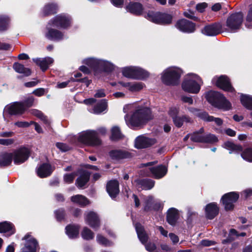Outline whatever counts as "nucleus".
<instances>
[{
	"label": "nucleus",
	"instance_id": "f257e3e1",
	"mask_svg": "<svg viewBox=\"0 0 252 252\" xmlns=\"http://www.w3.org/2000/svg\"><path fill=\"white\" fill-rule=\"evenodd\" d=\"M205 97L207 101L215 108L224 111L229 110L232 108L230 102L222 94L218 91H209L206 93Z\"/></svg>",
	"mask_w": 252,
	"mask_h": 252
},
{
	"label": "nucleus",
	"instance_id": "f03ea898",
	"mask_svg": "<svg viewBox=\"0 0 252 252\" xmlns=\"http://www.w3.org/2000/svg\"><path fill=\"white\" fill-rule=\"evenodd\" d=\"M153 119L151 109L147 107H138L133 113L129 120L132 126H139L146 124Z\"/></svg>",
	"mask_w": 252,
	"mask_h": 252
},
{
	"label": "nucleus",
	"instance_id": "7ed1b4c3",
	"mask_svg": "<svg viewBox=\"0 0 252 252\" xmlns=\"http://www.w3.org/2000/svg\"><path fill=\"white\" fill-rule=\"evenodd\" d=\"M183 74V71L178 67H170L165 69L162 74V82L168 86H178Z\"/></svg>",
	"mask_w": 252,
	"mask_h": 252
},
{
	"label": "nucleus",
	"instance_id": "20e7f679",
	"mask_svg": "<svg viewBox=\"0 0 252 252\" xmlns=\"http://www.w3.org/2000/svg\"><path fill=\"white\" fill-rule=\"evenodd\" d=\"M79 142L88 146L96 147L102 144L97 132L94 130H87L81 133L78 137Z\"/></svg>",
	"mask_w": 252,
	"mask_h": 252
},
{
	"label": "nucleus",
	"instance_id": "39448f33",
	"mask_svg": "<svg viewBox=\"0 0 252 252\" xmlns=\"http://www.w3.org/2000/svg\"><path fill=\"white\" fill-rule=\"evenodd\" d=\"M84 63L95 72L111 73L115 69L114 65L108 61L90 58L84 60Z\"/></svg>",
	"mask_w": 252,
	"mask_h": 252
},
{
	"label": "nucleus",
	"instance_id": "423d86ee",
	"mask_svg": "<svg viewBox=\"0 0 252 252\" xmlns=\"http://www.w3.org/2000/svg\"><path fill=\"white\" fill-rule=\"evenodd\" d=\"M243 21V15L242 12H237L231 14L227 19L226 26L227 30L231 32H235L240 28Z\"/></svg>",
	"mask_w": 252,
	"mask_h": 252
},
{
	"label": "nucleus",
	"instance_id": "0eeeda50",
	"mask_svg": "<svg viewBox=\"0 0 252 252\" xmlns=\"http://www.w3.org/2000/svg\"><path fill=\"white\" fill-rule=\"evenodd\" d=\"M240 197L239 192L231 191L224 194L221 197L220 202L224 206L225 211H232L235 208V203Z\"/></svg>",
	"mask_w": 252,
	"mask_h": 252
},
{
	"label": "nucleus",
	"instance_id": "6e6552de",
	"mask_svg": "<svg viewBox=\"0 0 252 252\" xmlns=\"http://www.w3.org/2000/svg\"><path fill=\"white\" fill-rule=\"evenodd\" d=\"M212 82L218 88L225 92L233 93L235 91L230 79L225 75H221L220 76H216L212 79Z\"/></svg>",
	"mask_w": 252,
	"mask_h": 252
},
{
	"label": "nucleus",
	"instance_id": "1a4fd4ad",
	"mask_svg": "<svg viewBox=\"0 0 252 252\" xmlns=\"http://www.w3.org/2000/svg\"><path fill=\"white\" fill-rule=\"evenodd\" d=\"M147 18L153 23L161 25L170 24L172 20V16L170 14L152 11L148 12Z\"/></svg>",
	"mask_w": 252,
	"mask_h": 252
},
{
	"label": "nucleus",
	"instance_id": "9d476101",
	"mask_svg": "<svg viewBox=\"0 0 252 252\" xmlns=\"http://www.w3.org/2000/svg\"><path fill=\"white\" fill-rule=\"evenodd\" d=\"M49 22L50 24H52L53 27L62 29L68 28L72 24L71 17L65 14L58 15L51 19Z\"/></svg>",
	"mask_w": 252,
	"mask_h": 252
},
{
	"label": "nucleus",
	"instance_id": "9b49d317",
	"mask_svg": "<svg viewBox=\"0 0 252 252\" xmlns=\"http://www.w3.org/2000/svg\"><path fill=\"white\" fill-rule=\"evenodd\" d=\"M52 24L48 23L44 32V35L45 38L53 41H60L64 39V33L58 30L53 28Z\"/></svg>",
	"mask_w": 252,
	"mask_h": 252
},
{
	"label": "nucleus",
	"instance_id": "f8f14e48",
	"mask_svg": "<svg viewBox=\"0 0 252 252\" xmlns=\"http://www.w3.org/2000/svg\"><path fill=\"white\" fill-rule=\"evenodd\" d=\"M14 163L16 165L21 164L28 160L30 156V151L28 148L22 147L15 150L13 153Z\"/></svg>",
	"mask_w": 252,
	"mask_h": 252
},
{
	"label": "nucleus",
	"instance_id": "ddd939ff",
	"mask_svg": "<svg viewBox=\"0 0 252 252\" xmlns=\"http://www.w3.org/2000/svg\"><path fill=\"white\" fill-rule=\"evenodd\" d=\"M108 155L112 160H120L125 159H130L133 157V154L127 151L122 149L110 150Z\"/></svg>",
	"mask_w": 252,
	"mask_h": 252
},
{
	"label": "nucleus",
	"instance_id": "4468645a",
	"mask_svg": "<svg viewBox=\"0 0 252 252\" xmlns=\"http://www.w3.org/2000/svg\"><path fill=\"white\" fill-rule=\"evenodd\" d=\"M182 88L185 92L192 94H197L201 88L196 81L190 79H185L182 83Z\"/></svg>",
	"mask_w": 252,
	"mask_h": 252
},
{
	"label": "nucleus",
	"instance_id": "2eb2a0df",
	"mask_svg": "<svg viewBox=\"0 0 252 252\" xmlns=\"http://www.w3.org/2000/svg\"><path fill=\"white\" fill-rule=\"evenodd\" d=\"M157 143L155 138H149L144 136H139L135 140V147L137 149L147 148Z\"/></svg>",
	"mask_w": 252,
	"mask_h": 252
},
{
	"label": "nucleus",
	"instance_id": "dca6fc26",
	"mask_svg": "<svg viewBox=\"0 0 252 252\" xmlns=\"http://www.w3.org/2000/svg\"><path fill=\"white\" fill-rule=\"evenodd\" d=\"M26 110L24 105L21 102H16L10 106H6L4 108L3 115L7 113L10 116L23 114Z\"/></svg>",
	"mask_w": 252,
	"mask_h": 252
},
{
	"label": "nucleus",
	"instance_id": "f3484780",
	"mask_svg": "<svg viewBox=\"0 0 252 252\" xmlns=\"http://www.w3.org/2000/svg\"><path fill=\"white\" fill-rule=\"evenodd\" d=\"M175 27L180 31L186 33H192L195 30V24L186 19H181L178 21Z\"/></svg>",
	"mask_w": 252,
	"mask_h": 252
},
{
	"label": "nucleus",
	"instance_id": "a211bd4d",
	"mask_svg": "<svg viewBox=\"0 0 252 252\" xmlns=\"http://www.w3.org/2000/svg\"><path fill=\"white\" fill-rule=\"evenodd\" d=\"M55 166L49 163H43L36 169L37 175L40 178H45L50 176L55 170Z\"/></svg>",
	"mask_w": 252,
	"mask_h": 252
},
{
	"label": "nucleus",
	"instance_id": "6ab92c4d",
	"mask_svg": "<svg viewBox=\"0 0 252 252\" xmlns=\"http://www.w3.org/2000/svg\"><path fill=\"white\" fill-rule=\"evenodd\" d=\"M106 190L112 199H115L120 192L119 183L117 180L109 181L106 186Z\"/></svg>",
	"mask_w": 252,
	"mask_h": 252
},
{
	"label": "nucleus",
	"instance_id": "aec40b11",
	"mask_svg": "<svg viewBox=\"0 0 252 252\" xmlns=\"http://www.w3.org/2000/svg\"><path fill=\"white\" fill-rule=\"evenodd\" d=\"M78 172L79 176L76 180L75 185L78 188L82 189L90 181L91 172L83 169H79Z\"/></svg>",
	"mask_w": 252,
	"mask_h": 252
},
{
	"label": "nucleus",
	"instance_id": "412c9836",
	"mask_svg": "<svg viewBox=\"0 0 252 252\" xmlns=\"http://www.w3.org/2000/svg\"><path fill=\"white\" fill-rule=\"evenodd\" d=\"M221 25L219 23H215L205 26L202 30V32L207 36H216L221 32Z\"/></svg>",
	"mask_w": 252,
	"mask_h": 252
},
{
	"label": "nucleus",
	"instance_id": "4be33fe9",
	"mask_svg": "<svg viewBox=\"0 0 252 252\" xmlns=\"http://www.w3.org/2000/svg\"><path fill=\"white\" fill-rule=\"evenodd\" d=\"M219 211L220 208L216 202L209 203L205 207V217L208 220H212L219 215Z\"/></svg>",
	"mask_w": 252,
	"mask_h": 252
},
{
	"label": "nucleus",
	"instance_id": "5701e85b",
	"mask_svg": "<svg viewBox=\"0 0 252 252\" xmlns=\"http://www.w3.org/2000/svg\"><path fill=\"white\" fill-rule=\"evenodd\" d=\"M86 223L92 228L97 229L100 225V221L98 215L94 211H90L85 217Z\"/></svg>",
	"mask_w": 252,
	"mask_h": 252
},
{
	"label": "nucleus",
	"instance_id": "b1692460",
	"mask_svg": "<svg viewBox=\"0 0 252 252\" xmlns=\"http://www.w3.org/2000/svg\"><path fill=\"white\" fill-rule=\"evenodd\" d=\"M33 62L38 66L43 72H45L49 66L54 63V60L49 57L43 58H33Z\"/></svg>",
	"mask_w": 252,
	"mask_h": 252
},
{
	"label": "nucleus",
	"instance_id": "393cba45",
	"mask_svg": "<svg viewBox=\"0 0 252 252\" xmlns=\"http://www.w3.org/2000/svg\"><path fill=\"white\" fill-rule=\"evenodd\" d=\"M179 219L178 210L175 208H169L166 213V220L169 224L175 226Z\"/></svg>",
	"mask_w": 252,
	"mask_h": 252
},
{
	"label": "nucleus",
	"instance_id": "a878e982",
	"mask_svg": "<svg viewBox=\"0 0 252 252\" xmlns=\"http://www.w3.org/2000/svg\"><path fill=\"white\" fill-rule=\"evenodd\" d=\"M13 68L17 73L23 74V75L17 76V78L19 79H22L23 77H29L32 73L31 69L26 67L24 64L18 62L13 63Z\"/></svg>",
	"mask_w": 252,
	"mask_h": 252
},
{
	"label": "nucleus",
	"instance_id": "bb28decb",
	"mask_svg": "<svg viewBox=\"0 0 252 252\" xmlns=\"http://www.w3.org/2000/svg\"><path fill=\"white\" fill-rule=\"evenodd\" d=\"M149 169L154 178L156 179L162 178L167 172V168L162 164L150 167Z\"/></svg>",
	"mask_w": 252,
	"mask_h": 252
},
{
	"label": "nucleus",
	"instance_id": "cd10ccee",
	"mask_svg": "<svg viewBox=\"0 0 252 252\" xmlns=\"http://www.w3.org/2000/svg\"><path fill=\"white\" fill-rule=\"evenodd\" d=\"M13 154L12 153L2 152L0 154V168H3L11 165Z\"/></svg>",
	"mask_w": 252,
	"mask_h": 252
},
{
	"label": "nucleus",
	"instance_id": "c85d7f7f",
	"mask_svg": "<svg viewBox=\"0 0 252 252\" xmlns=\"http://www.w3.org/2000/svg\"><path fill=\"white\" fill-rule=\"evenodd\" d=\"M70 200L73 203L76 204L82 208L86 207L91 203L87 197L81 194H76L70 197Z\"/></svg>",
	"mask_w": 252,
	"mask_h": 252
},
{
	"label": "nucleus",
	"instance_id": "c756f323",
	"mask_svg": "<svg viewBox=\"0 0 252 252\" xmlns=\"http://www.w3.org/2000/svg\"><path fill=\"white\" fill-rule=\"evenodd\" d=\"M198 117L206 122H211L214 121L218 126H220L223 124V121L220 118H215L214 116H210L208 112L204 111L199 113L197 115Z\"/></svg>",
	"mask_w": 252,
	"mask_h": 252
},
{
	"label": "nucleus",
	"instance_id": "7c9ffc66",
	"mask_svg": "<svg viewBox=\"0 0 252 252\" xmlns=\"http://www.w3.org/2000/svg\"><path fill=\"white\" fill-rule=\"evenodd\" d=\"M136 185L143 189L149 190L152 189L155 185V182L150 179H137L135 180Z\"/></svg>",
	"mask_w": 252,
	"mask_h": 252
},
{
	"label": "nucleus",
	"instance_id": "2f4dec72",
	"mask_svg": "<svg viewBox=\"0 0 252 252\" xmlns=\"http://www.w3.org/2000/svg\"><path fill=\"white\" fill-rule=\"evenodd\" d=\"M173 124L176 127L178 128L181 127L184 123L193 124L194 121L189 116L187 115H184L181 116H177L172 120Z\"/></svg>",
	"mask_w": 252,
	"mask_h": 252
},
{
	"label": "nucleus",
	"instance_id": "473e14b6",
	"mask_svg": "<svg viewBox=\"0 0 252 252\" xmlns=\"http://www.w3.org/2000/svg\"><path fill=\"white\" fill-rule=\"evenodd\" d=\"M135 229L140 241L143 244H146L148 240L149 237L145 232L143 226L140 223L135 224Z\"/></svg>",
	"mask_w": 252,
	"mask_h": 252
},
{
	"label": "nucleus",
	"instance_id": "72a5a7b5",
	"mask_svg": "<svg viewBox=\"0 0 252 252\" xmlns=\"http://www.w3.org/2000/svg\"><path fill=\"white\" fill-rule=\"evenodd\" d=\"M39 247L38 243L34 238H31L26 242L25 247L22 249V252H36Z\"/></svg>",
	"mask_w": 252,
	"mask_h": 252
},
{
	"label": "nucleus",
	"instance_id": "f704fd0d",
	"mask_svg": "<svg viewBox=\"0 0 252 252\" xmlns=\"http://www.w3.org/2000/svg\"><path fill=\"white\" fill-rule=\"evenodd\" d=\"M223 148L229 151L230 154L232 153L239 154L242 153L243 150V147L241 145L234 144L233 142L227 141L223 143Z\"/></svg>",
	"mask_w": 252,
	"mask_h": 252
},
{
	"label": "nucleus",
	"instance_id": "c9c22d12",
	"mask_svg": "<svg viewBox=\"0 0 252 252\" xmlns=\"http://www.w3.org/2000/svg\"><path fill=\"white\" fill-rule=\"evenodd\" d=\"M65 233L69 238L74 239L78 237L79 226L75 224H69L65 227Z\"/></svg>",
	"mask_w": 252,
	"mask_h": 252
},
{
	"label": "nucleus",
	"instance_id": "e433bc0d",
	"mask_svg": "<svg viewBox=\"0 0 252 252\" xmlns=\"http://www.w3.org/2000/svg\"><path fill=\"white\" fill-rule=\"evenodd\" d=\"M126 10L130 13L138 15L142 13L143 7L141 3L138 2H130L126 6Z\"/></svg>",
	"mask_w": 252,
	"mask_h": 252
},
{
	"label": "nucleus",
	"instance_id": "4c0bfd02",
	"mask_svg": "<svg viewBox=\"0 0 252 252\" xmlns=\"http://www.w3.org/2000/svg\"><path fill=\"white\" fill-rule=\"evenodd\" d=\"M10 232L11 235L16 232L14 225L10 222L3 221L0 222V233Z\"/></svg>",
	"mask_w": 252,
	"mask_h": 252
},
{
	"label": "nucleus",
	"instance_id": "58836bf2",
	"mask_svg": "<svg viewBox=\"0 0 252 252\" xmlns=\"http://www.w3.org/2000/svg\"><path fill=\"white\" fill-rule=\"evenodd\" d=\"M240 100L243 106L247 109L252 110V96L242 94Z\"/></svg>",
	"mask_w": 252,
	"mask_h": 252
},
{
	"label": "nucleus",
	"instance_id": "ea45409f",
	"mask_svg": "<svg viewBox=\"0 0 252 252\" xmlns=\"http://www.w3.org/2000/svg\"><path fill=\"white\" fill-rule=\"evenodd\" d=\"M149 73L144 69L135 67L134 79L145 80L149 77Z\"/></svg>",
	"mask_w": 252,
	"mask_h": 252
},
{
	"label": "nucleus",
	"instance_id": "a19ab883",
	"mask_svg": "<svg viewBox=\"0 0 252 252\" xmlns=\"http://www.w3.org/2000/svg\"><path fill=\"white\" fill-rule=\"evenodd\" d=\"M123 138V135L118 126H115L111 129L110 139L112 141H117Z\"/></svg>",
	"mask_w": 252,
	"mask_h": 252
},
{
	"label": "nucleus",
	"instance_id": "79ce46f5",
	"mask_svg": "<svg viewBox=\"0 0 252 252\" xmlns=\"http://www.w3.org/2000/svg\"><path fill=\"white\" fill-rule=\"evenodd\" d=\"M58 6L55 3H49L46 4L43 10L44 15L53 14L57 12Z\"/></svg>",
	"mask_w": 252,
	"mask_h": 252
},
{
	"label": "nucleus",
	"instance_id": "37998d69",
	"mask_svg": "<svg viewBox=\"0 0 252 252\" xmlns=\"http://www.w3.org/2000/svg\"><path fill=\"white\" fill-rule=\"evenodd\" d=\"M237 235V231L234 228H231L229 230V233L227 238L221 241L222 244H228L235 240Z\"/></svg>",
	"mask_w": 252,
	"mask_h": 252
},
{
	"label": "nucleus",
	"instance_id": "c03bdc74",
	"mask_svg": "<svg viewBox=\"0 0 252 252\" xmlns=\"http://www.w3.org/2000/svg\"><path fill=\"white\" fill-rule=\"evenodd\" d=\"M241 156L244 160L252 163V148L248 147L243 149Z\"/></svg>",
	"mask_w": 252,
	"mask_h": 252
},
{
	"label": "nucleus",
	"instance_id": "a18cd8bd",
	"mask_svg": "<svg viewBox=\"0 0 252 252\" xmlns=\"http://www.w3.org/2000/svg\"><path fill=\"white\" fill-rule=\"evenodd\" d=\"M122 74L124 76L134 79L135 67H125L122 69Z\"/></svg>",
	"mask_w": 252,
	"mask_h": 252
},
{
	"label": "nucleus",
	"instance_id": "49530a36",
	"mask_svg": "<svg viewBox=\"0 0 252 252\" xmlns=\"http://www.w3.org/2000/svg\"><path fill=\"white\" fill-rule=\"evenodd\" d=\"M107 107V102L106 99H102L94 107V111L95 113H100L105 111Z\"/></svg>",
	"mask_w": 252,
	"mask_h": 252
},
{
	"label": "nucleus",
	"instance_id": "de8ad7c7",
	"mask_svg": "<svg viewBox=\"0 0 252 252\" xmlns=\"http://www.w3.org/2000/svg\"><path fill=\"white\" fill-rule=\"evenodd\" d=\"M81 236L84 240H90L94 238V233L87 227H85L81 232Z\"/></svg>",
	"mask_w": 252,
	"mask_h": 252
},
{
	"label": "nucleus",
	"instance_id": "09e8293b",
	"mask_svg": "<svg viewBox=\"0 0 252 252\" xmlns=\"http://www.w3.org/2000/svg\"><path fill=\"white\" fill-rule=\"evenodd\" d=\"M54 214L55 218L58 221L61 222L65 219L66 212L63 208H60L55 210Z\"/></svg>",
	"mask_w": 252,
	"mask_h": 252
},
{
	"label": "nucleus",
	"instance_id": "8fccbe9b",
	"mask_svg": "<svg viewBox=\"0 0 252 252\" xmlns=\"http://www.w3.org/2000/svg\"><path fill=\"white\" fill-rule=\"evenodd\" d=\"M218 141V138L215 135L209 133L203 135L202 143L214 144L217 143Z\"/></svg>",
	"mask_w": 252,
	"mask_h": 252
},
{
	"label": "nucleus",
	"instance_id": "3c124183",
	"mask_svg": "<svg viewBox=\"0 0 252 252\" xmlns=\"http://www.w3.org/2000/svg\"><path fill=\"white\" fill-rule=\"evenodd\" d=\"M9 19L6 16H0V31L6 30L7 29Z\"/></svg>",
	"mask_w": 252,
	"mask_h": 252
},
{
	"label": "nucleus",
	"instance_id": "603ef678",
	"mask_svg": "<svg viewBox=\"0 0 252 252\" xmlns=\"http://www.w3.org/2000/svg\"><path fill=\"white\" fill-rule=\"evenodd\" d=\"M153 205V197L149 196H148V199L145 202L143 211L146 212H149L152 211Z\"/></svg>",
	"mask_w": 252,
	"mask_h": 252
},
{
	"label": "nucleus",
	"instance_id": "864d4df0",
	"mask_svg": "<svg viewBox=\"0 0 252 252\" xmlns=\"http://www.w3.org/2000/svg\"><path fill=\"white\" fill-rule=\"evenodd\" d=\"M203 135L198 134L197 132H193L190 135V140L193 142L202 143Z\"/></svg>",
	"mask_w": 252,
	"mask_h": 252
},
{
	"label": "nucleus",
	"instance_id": "5fc2aeb1",
	"mask_svg": "<svg viewBox=\"0 0 252 252\" xmlns=\"http://www.w3.org/2000/svg\"><path fill=\"white\" fill-rule=\"evenodd\" d=\"M143 87V83L141 82L131 83L130 88L128 89L130 92H138L142 90Z\"/></svg>",
	"mask_w": 252,
	"mask_h": 252
},
{
	"label": "nucleus",
	"instance_id": "6e6d98bb",
	"mask_svg": "<svg viewBox=\"0 0 252 252\" xmlns=\"http://www.w3.org/2000/svg\"><path fill=\"white\" fill-rule=\"evenodd\" d=\"M56 146L62 152H65L69 151L71 148L67 144L62 142H57L56 144Z\"/></svg>",
	"mask_w": 252,
	"mask_h": 252
},
{
	"label": "nucleus",
	"instance_id": "4d7b16f0",
	"mask_svg": "<svg viewBox=\"0 0 252 252\" xmlns=\"http://www.w3.org/2000/svg\"><path fill=\"white\" fill-rule=\"evenodd\" d=\"M47 90L43 88H39L36 89L32 92V94L35 96L40 97L44 95L46 92H47Z\"/></svg>",
	"mask_w": 252,
	"mask_h": 252
},
{
	"label": "nucleus",
	"instance_id": "13d9d810",
	"mask_svg": "<svg viewBox=\"0 0 252 252\" xmlns=\"http://www.w3.org/2000/svg\"><path fill=\"white\" fill-rule=\"evenodd\" d=\"M146 249L150 252H158L159 250H157L156 245L154 243H148L145 245Z\"/></svg>",
	"mask_w": 252,
	"mask_h": 252
},
{
	"label": "nucleus",
	"instance_id": "bf43d9fd",
	"mask_svg": "<svg viewBox=\"0 0 252 252\" xmlns=\"http://www.w3.org/2000/svg\"><path fill=\"white\" fill-rule=\"evenodd\" d=\"M179 111L176 107H171L168 111V114L173 120V118L178 116Z\"/></svg>",
	"mask_w": 252,
	"mask_h": 252
},
{
	"label": "nucleus",
	"instance_id": "052dcab7",
	"mask_svg": "<svg viewBox=\"0 0 252 252\" xmlns=\"http://www.w3.org/2000/svg\"><path fill=\"white\" fill-rule=\"evenodd\" d=\"M75 176L73 173L66 174L64 175L63 179L65 183L71 184L73 183Z\"/></svg>",
	"mask_w": 252,
	"mask_h": 252
},
{
	"label": "nucleus",
	"instance_id": "680f3d73",
	"mask_svg": "<svg viewBox=\"0 0 252 252\" xmlns=\"http://www.w3.org/2000/svg\"><path fill=\"white\" fill-rule=\"evenodd\" d=\"M14 142L13 139H0V145L4 146H9Z\"/></svg>",
	"mask_w": 252,
	"mask_h": 252
},
{
	"label": "nucleus",
	"instance_id": "e2e57ef3",
	"mask_svg": "<svg viewBox=\"0 0 252 252\" xmlns=\"http://www.w3.org/2000/svg\"><path fill=\"white\" fill-rule=\"evenodd\" d=\"M73 81L85 83L87 87H88L90 84L92 83V80L88 79L87 77L83 78L76 79H74Z\"/></svg>",
	"mask_w": 252,
	"mask_h": 252
},
{
	"label": "nucleus",
	"instance_id": "0e129e2a",
	"mask_svg": "<svg viewBox=\"0 0 252 252\" xmlns=\"http://www.w3.org/2000/svg\"><path fill=\"white\" fill-rule=\"evenodd\" d=\"M241 194L242 197L244 199H247L249 197L252 196V189H245L242 191Z\"/></svg>",
	"mask_w": 252,
	"mask_h": 252
},
{
	"label": "nucleus",
	"instance_id": "69168bd1",
	"mask_svg": "<svg viewBox=\"0 0 252 252\" xmlns=\"http://www.w3.org/2000/svg\"><path fill=\"white\" fill-rule=\"evenodd\" d=\"M14 125L18 127H28L30 126V125H31V123H29L28 122L18 121L15 122Z\"/></svg>",
	"mask_w": 252,
	"mask_h": 252
},
{
	"label": "nucleus",
	"instance_id": "338daca9",
	"mask_svg": "<svg viewBox=\"0 0 252 252\" xmlns=\"http://www.w3.org/2000/svg\"><path fill=\"white\" fill-rule=\"evenodd\" d=\"M201 244L203 246L209 247V246L215 245L217 244V243L214 241L204 239V240H202L201 241Z\"/></svg>",
	"mask_w": 252,
	"mask_h": 252
},
{
	"label": "nucleus",
	"instance_id": "774afa93",
	"mask_svg": "<svg viewBox=\"0 0 252 252\" xmlns=\"http://www.w3.org/2000/svg\"><path fill=\"white\" fill-rule=\"evenodd\" d=\"M98 242L101 244L106 245L108 243V240L101 235L98 234L96 237Z\"/></svg>",
	"mask_w": 252,
	"mask_h": 252
}]
</instances>
